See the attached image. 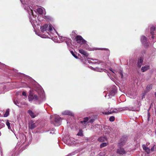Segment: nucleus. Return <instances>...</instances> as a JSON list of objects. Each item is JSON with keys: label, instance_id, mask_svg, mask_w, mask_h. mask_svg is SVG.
<instances>
[{"label": "nucleus", "instance_id": "obj_1", "mask_svg": "<svg viewBox=\"0 0 156 156\" xmlns=\"http://www.w3.org/2000/svg\"><path fill=\"white\" fill-rule=\"evenodd\" d=\"M41 32H38L35 31L36 34L43 38H48L51 37L53 39V35L55 33L57 34L55 29L52 25L49 24H45L41 27Z\"/></svg>", "mask_w": 156, "mask_h": 156}, {"label": "nucleus", "instance_id": "obj_2", "mask_svg": "<svg viewBox=\"0 0 156 156\" xmlns=\"http://www.w3.org/2000/svg\"><path fill=\"white\" fill-rule=\"evenodd\" d=\"M126 110L135 111L136 110V109H135L134 108L130 107H124L123 108H111L110 111H108L107 112H103V113L105 115H108L114 113H117L119 112H121L122 111Z\"/></svg>", "mask_w": 156, "mask_h": 156}, {"label": "nucleus", "instance_id": "obj_3", "mask_svg": "<svg viewBox=\"0 0 156 156\" xmlns=\"http://www.w3.org/2000/svg\"><path fill=\"white\" fill-rule=\"evenodd\" d=\"M23 7L24 8V9L27 10L28 13L30 15V21L31 22L33 27L34 28V26L35 25V23H37V22L36 20H33L30 17L31 16H34V13L33 12V8L31 6V8L29 6H28L27 4H25L23 6Z\"/></svg>", "mask_w": 156, "mask_h": 156}, {"label": "nucleus", "instance_id": "obj_4", "mask_svg": "<svg viewBox=\"0 0 156 156\" xmlns=\"http://www.w3.org/2000/svg\"><path fill=\"white\" fill-rule=\"evenodd\" d=\"M51 123H53L55 126H58L60 125V121L61 118L58 115H54L51 116Z\"/></svg>", "mask_w": 156, "mask_h": 156}, {"label": "nucleus", "instance_id": "obj_5", "mask_svg": "<svg viewBox=\"0 0 156 156\" xmlns=\"http://www.w3.org/2000/svg\"><path fill=\"white\" fill-rule=\"evenodd\" d=\"M66 143L69 146L74 145L76 144L75 139L73 137H69L66 140Z\"/></svg>", "mask_w": 156, "mask_h": 156}, {"label": "nucleus", "instance_id": "obj_6", "mask_svg": "<svg viewBox=\"0 0 156 156\" xmlns=\"http://www.w3.org/2000/svg\"><path fill=\"white\" fill-rule=\"evenodd\" d=\"M76 39L77 43L80 44H86L87 41L85 40L81 36H78L76 37Z\"/></svg>", "mask_w": 156, "mask_h": 156}, {"label": "nucleus", "instance_id": "obj_7", "mask_svg": "<svg viewBox=\"0 0 156 156\" xmlns=\"http://www.w3.org/2000/svg\"><path fill=\"white\" fill-rule=\"evenodd\" d=\"M88 118L86 117L84 118L83 120L80 121V123L84 127H85L86 126L88 123Z\"/></svg>", "mask_w": 156, "mask_h": 156}, {"label": "nucleus", "instance_id": "obj_8", "mask_svg": "<svg viewBox=\"0 0 156 156\" xmlns=\"http://www.w3.org/2000/svg\"><path fill=\"white\" fill-rule=\"evenodd\" d=\"M36 92L33 90H31L29 92V96L28 98H37V95L35 94Z\"/></svg>", "mask_w": 156, "mask_h": 156}, {"label": "nucleus", "instance_id": "obj_9", "mask_svg": "<svg viewBox=\"0 0 156 156\" xmlns=\"http://www.w3.org/2000/svg\"><path fill=\"white\" fill-rule=\"evenodd\" d=\"M141 41L142 44L145 46H147V38L145 36H143L141 37Z\"/></svg>", "mask_w": 156, "mask_h": 156}, {"label": "nucleus", "instance_id": "obj_10", "mask_svg": "<svg viewBox=\"0 0 156 156\" xmlns=\"http://www.w3.org/2000/svg\"><path fill=\"white\" fill-rule=\"evenodd\" d=\"M38 93L39 95L40 98H44L45 97L44 91L42 88H40Z\"/></svg>", "mask_w": 156, "mask_h": 156}, {"label": "nucleus", "instance_id": "obj_11", "mask_svg": "<svg viewBox=\"0 0 156 156\" xmlns=\"http://www.w3.org/2000/svg\"><path fill=\"white\" fill-rule=\"evenodd\" d=\"M62 114L63 115H68L73 116L74 114L71 111L69 110H65L62 112Z\"/></svg>", "mask_w": 156, "mask_h": 156}, {"label": "nucleus", "instance_id": "obj_12", "mask_svg": "<svg viewBox=\"0 0 156 156\" xmlns=\"http://www.w3.org/2000/svg\"><path fill=\"white\" fill-rule=\"evenodd\" d=\"M91 69L94 70V71L98 72H102L103 71L105 72V71H106L105 69L100 68H98V67H96L94 68H93L92 67H90Z\"/></svg>", "mask_w": 156, "mask_h": 156}, {"label": "nucleus", "instance_id": "obj_13", "mask_svg": "<svg viewBox=\"0 0 156 156\" xmlns=\"http://www.w3.org/2000/svg\"><path fill=\"white\" fill-rule=\"evenodd\" d=\"M116 90L115 89H113L111 91L108 95L110 98L111 97L115 96V95L116 94Z\"/></svg>", "mask_w": 156, "mask_h": 156}, {"label": "nucleus", "instance_id": "obj_14", "mask_svg": "<svg viewBox=\"0 0 156 156\" xmlns=\"http://www.w3.org/2000/svg\"><path fill=\"white\" fill-rule=\"evenodd\" d=\"M117 153L119 154L122 155L126 153V151L123 149L120 148L119 149H117Z\"/></svg>", "mask_w": 156, "mask_h": 156}, {"label": "nucleus", "instance_id": "obj_15", "mask_svg": "<svg viewBox=\"0 0 156 156\" xmlns=\"http://www.w3.org/2000/svg\"><path fill=\"white\" fill-rule=\"evenodd\" d=\"M45 9L44 8H38L37 9V12L39 14H41L44 12V11Z\"/></svg>", "mask_w": 156, "mask_h": 156}, {"label": "nucleus", "instance_id": "obj_16", "mask_svg": "<svg viewBox=\"0 0 156 156\" xmlns=\"http://www.w3.org/2000/svg\"><path fill=\"white\" fill-rule=\"evenodd\" d=\"M28 112L30 115L31 117L32 118H35L37 115V114H34V113L30 110H29L28 111Z\"/></svg>", "mask_w": 156, "mask_h": 156}, {"label": "nucleus", "instance_id": "obj_17", "mask_svg": "<svg viewBox=\"0 0 156 156\" xmlns=\"http://www.w3.org/2000/svg\"><path fill=\"white\" fill-rule=\"evenodd\" d=\"M79 52L82 54L83 55L87 57L88 56V54L86 51H85L83 49H81L79 50Z\"/></svg>", "mask_w": 156, "mask_h": 156}, {"label": "nucleus", "instance_id": "obj_18", "mask_svg": "<svg viewBox=\"0 0 156 156\" xmlns=\"http://www.w3.org/2000/svg\"><path fill=\"white\" fill-rule=\"evenodd\" d=\"M142 147L143 150L145 151L147 154L150 153V150L148 147H147L145 145H142Z\"/></svg>", "mask_w": 156, "mask_h": 156}, {"label": "nucleus", "instance_id": "obj_19", "mask_svg": "<svg viewBox=\"0 0 156 156\" xmlns=\"http://www.w3.org/2000/svg\"><path fill=\"white\" fill-rule=\"evenodd\" d=\"M20 138L21 139L22 143H24L26 141V136L23 134L21 135Z\"/></svg>", "mask_w": 156, "mask_h": 156}, {"label": "nucleus", "instance_id": "obj_20", "mask_svg": "<svg viewBox=\"0 0 156 156\" xmlns=\"http://www.w3.org/2000/svg\"><path fill=\"white\" fill-rule=\"evenodd\" d=\"M107 140V138L105 136L101 137L98 139V140L100 142H103L106 141Z\"/></svg>", "mask_w": 156, "mask_h": 156}, {"label": "nucleus", "instance_id": "obj_21", "mask_svg": "<svg viewBox=\"0 0 156 156\" xmlns=\"http://www.w3.org/2000/svg\"><path fill=\"white\" fill-rule=\"evenodd\" d=\"M149 69V66L146 65L144 66H143L141 68V71L143 72H144Z\"/></svg>", "mask_w": 156, "mask_h": 156}, {"label": "nucleus", "instance_id": "obj_22", "mask_svg": "<svg viewBox=\"0 0 156 156\" xmlns=\"http://www.w3.org/2000/svg\"><path fill=\"white\" fill-rule=\"evenodd\" d=\"M143 61V58H140L139 60L138 63H137V65L138 67H139L140 68V67L141 66V65L142 64V62Z\"/></svg>", "mask_w": 156, "mask_h": 156}, {"label": "nucleus", "instance_id": "obj_23", "mask_svg": "<svg viewBox=\"0 0 156 156\" xmlns=\"http://www.w3.org/2000/svg\"><path fill=\"white\" fill-rule=\"evenodd\" d=\"M155 30V27L154 26L151 27V34L152 35V39H153L154 37V36H153V31Z\"/></svg>", "mask_w": 156, "mask_h": 156}, {"label": "nucleus", "instance_id": "obj_24", "mask_svg": "<svg viewBox=\"0 0 156 156\" xmlns=\"http://www.w3.org/2000/svg\"><path fill=\"white\" fill-rule=\"evenodd\" d=\"M152 84L148 85L146 87V91L147 92L149 91L152 89Z\"/></svg>", "mask_w": 156, "mask_h": 156}, {"label": "nucleus", "instance_id": "obj_25", "mask_svg": "<svg viewBox=\"0 0 156 156\" xmlns=\"http://www.w3.org/2000/svg\"><path fill=\"white\" fill-rule=\"evenodd\" d=\"M119 73L120 75V76H121V78L122 79H124V78H125L126 76H127V74H125V76L124 77V76H123V72H122L120 70V71L119 72Z\"/></svg>", "mask_w": 156, "mask_h": 156}, {"label": "nucleus", "instance_id": "obj_26", "mask_svg": "<svg viewBox=\"0 0 156 156\" xmlns=\"http://www.w3.org/2000/svg\"><path fill=\"white\" fill-rule=\"evenodd\" d=\"M39 98H28V100L30 101H32L36 102L38 100V99Z\"/></svg>", "mask_w": 156, "mask_h": 156}, {"label": "nucleus", "instance_id": "obj_27", "mask_svg": "<svg viewBox=\"0 0 156 156\" xmlns=\"http://www.w3.org/2000/svg\"><path fill=\"white\" fill-rule=\"evenodd\" d=\"M71 41V40L69 39H67L66 40V42L68 46L69 47L70 46Z\"/></svg>", "mask_w": 156, "mask_h": 156}, {"label": "nucleus", "instance_id": "obj_28", "mask_svg": "<svg viewBox=\"0 0 156 156\" xmlns=\"http://www.w3.org/2000/svg\"><path fill=\"white\" fill-rule=\"evenodd\" d=\"M9 109L6 110L5 113L4 115V117H7L9 115Z\"/></svg>", "mask_w": 156, "mask_h": 156}, {"label": "nucleus", "instance_id": "obj_29", "mask_svg": "<svg viewBox=\"0 0 156 156\" xmlns=\"http://www.w3.org/2000/svg\"><path fill=\"white\" fill-rule=\"evenodd\" d=\"M6 125L7 126L8 128L9 129H11L10 126V123L9 122L8 120H7L6 122Z\"/></svg>", "mask_w": 156, "mask_h": 156}, {"label": "nucleus", "instance_id": "obj_30", "mask_svg": "<svg viewBox=\"0 0 156 156\" xmlns=\"http://www.w3.org/2000/svg\"><path fill=\"white\" fill-rule=\"evenodd\" d=\"M36 127V125L35 123H32L31 124L30 126V128L31 129H34Z\"/></svg>", "mask_w": 156, "mask_h": 156}, {"label": "nucleus", "instance_id": "obj_31", "mask_svg": "<svg viewBox=\"0 0 156 156\" xmlns=\"http://www.w3.org/2000/svg\"><path fill=\"white\" fill-rule=\"evenodd\" d=\"M107 145V143H103L100 145V147L101 148L105 147Z\"/></svg>", "mask_w": 156, "mask_h": 156}, {"label": "nucleus", "instance_id": "obj_32", "mask_svg": "<svg viewBox=\"0 0 156 156\" xmlns=\"http://www.w3.org/2000/svg\"><path fill=\"white\" fill-rule=\"evenodd\" d=\"M14 103L16 105L18 106H19V104L20 102H19L17 100H15L14 101Z\"/></svg>", "mask_w": 156, "mask_h": 156}, {"label": "nucleus", "instance_id": "obj_33", "mask_svg": "<svg viewBox=\"0 0 156 156\" xmlns=\"http://www.w3.org/2000/svg\"><path fill=\"white\" fill-rule=\"evenodd\" d=\"M59 37L60 41H63L66 40L67 38L66 37H64L62 36H59Z\"/></svg>", "mask_w": 156, "mask_h": 156}, {"label": "nucleus", "instance_id": "obj_34", "mask_svg": "<svg viewBox=\"0 0 156 156\" xmlns=\"http://www.w3.org/2000/svg\"><path fill=\"white\" fill-rule=\"evenodd\" d=\"M77 135L79 136H82L83 135V131L81 130H80L78 133Z\"/></svg>", "mask_w": 156, "mask_h": 156}, {"label": "nucleus", "instance_id": "obj_35", "mask_svg": "<svg viewBox=\"0 0 156 156\" xmlns=\"http://www.w3.org/2000/svg\"><path fill=\"white\" fill-rule=\"evenodd\" d=\"M147 91L146 90H144V91L142 93V98H143L145 96V95L147 93Z\"/></svg>", "mask_w": 156, "mask_h": 156}, {"label": "nucleus", "instance_id": "obj_36", "mask_svg": "<svg viewBox=\"0 0 156 156\" xmlns=\"http://www.w3.org/2000/svg\"><path fill=\"white\" fill-rule=\"evenodd\" d=\"M115 118L113 116H112L109 118V120L111 122H113L114 121Z\"/></svg>", "mask_w": 156, "mask_h": 156}, {"label": "nucleus", "instance_id": "obj_37", "mask_svg": "<svg viewBox=\"0 0 156 156\" xmlns=\"http://www.w3.org/2000/svg\"><path fill=\"white\" fill-rule=\"evenodd\" d=\"M21 74L22 76H24L25 77L26 79L27 80V79H30V77H29L28 76H26L24 74L21 73Z\"/></svg>", "mask_w": 156, "mask_h": 156}, {"label": "nucleus", "instance_id": "obj_38", "mask_svg": "<svg viewBox=\"0 0 156 156\" xmlns=\"http://www.w3.org/2000/svg\"><path fill=\"white\" fill-rule=\"evenodd\" d=\"M70 52L71 54L72 55L76 58H78V57L77 56H76L74 53V52L73 51H70Z\"/></svg>", "mask_w": 156, "mask_h": 156}, {"label": "nucleus", "instance_id": "obj_39", "mask_svg": "<svg viewBox=\"0 0 156 156\" xmlns=\"http://www.w3.org/2000/svg\"><path fill=\"white\" fill-rule=\"evenodd\" d=\"M5 125L4 123L0 122V129L4 127Z\"/></svg>", "mask_w": 156, "mask_h": 156}, {"label": "nucleus", "instance_id": "obj_40", "mask_svg": "<svg viewBox=\"0 0 156 156\" xmlns=\"http://www.w3.org/2000/svg\"><path fill=\"white\" fill-rule=\"evenodd\" d=\"M22 95L25 97H27V94L26 93L25 91H23L22 92Z\"/></svg>", "mask_w": 156, "mask_h": 156}, {"label": "nucleus", "instance_id": "obj_41", "mask_svg": "<svg viewBox=\"0 0 156 156\" xmlns=\"http://www.w3.org/2000/svg\"><path fill=\"white\" fill-rule=\"evenodd\" d=\"M97 50H107V48H97Z\"/></svg>", "mask_w": 156, "mask_h": 156}, {"label": "nucleus", "instance_id": "obj_42", "mask_svg": "<svg viewBox=\"0 0 156 156\" xmlns=\"http://www.w3.org/2000/svg\"><path fill=\"white\" fill-rule=\"evenodd\" d=\"M96 62V63H97L98 64H99L101 63H102V64H101V65H103V64H104V62H102L101 61H97V62Z\"/></svg>", "mask_w": 156, "mask_h": 156}, {"label": "nucleus", "instance_id": "obj_43", "mask_svg": "<svg viewBox=\"0 0 156 156\" xmlns=\"http://www.w3.org/2000/svg\"><path fill=\"white\" fill-rule=\"evenodd\" d=\"M124 144V142H121L119 143V146H123Z\"/></svg>", "mask_w": 156, "mask_h": 156}, {"label": "nucleus", "instance_id": "obj_44", "mask_svg": "<svg viewBox=\"0 0 156 156\" xmlns=\"http://www.w3.org/2000/svg\"><path fill=\"white\" fill-rule=\"evenodd\" d=\"M94 120L93 119H91L89 121H88V122L92 123L94 121Z\"/></svg>", "mask_w": 156, "mask_h": 156}, {"label": "nucleus", "instance_id": "obj_45", "mask_svg": "<svg viewBox=\"0 0 156 156\" xmlns=\"http://www.w3.org/2000/svg\"><path fill=\"white\" fill-rule=\"evenodd\" d=\"M154 146H154L151 148V151H153L154 150Z\"/></svg>", "mask_w": 156, "mask_h": 156}, {"label": "nucleus", "instance_id": "obj_46", "mask_svg": "<svg viewBox=\"0 0 156 156\" xmlns=\"http://www.w3.org/2000/svg\"><path fill=\"white\" fill-rule=\"evenodd\" d=\"M27 85L26 83H24L23 84V85H22L21 86V87H27Z\"/></svg>", "mask_w": 156, "mask_h": 156}, {"label": "nucleus", "instance_id": "obj_47", "mask_svg": "<svg viewBox=\"0 0 156 156\" xmlns=\"http://www.w3.org/2000/svg\"><path fill=\"white\" fill-rule=\"evenodd\" d=\"M109 70H110L113 73H115V72L116 71H113L112 70V69L111 68V69H109Z\"/></svg>", "mask_w": 156, "mask_h": 156}, {"label": "nucleus", "instance_id": "obj_48", "mask_svg": "<svg viewBox=\"0 0 156 156\" xmlns=\"http://www.w3.org/2000/svg\"><path fill=\"white\" fill-rule=\"evenodd\" d=\"M138 106H137L138 107H140L141 105L140 102H138Z\"/></svg>", "mask_w": 156, "mask_h": 156}, {"label": "nucleus", "instance_id": "obj_49", "mask_svg": "<svg viewBox=\"0 0 156 156\" xmlns=\"http://www.w3.org/2000/svg\"><path fill=\"white\" fill-rule=\"evenodd\" d=\"M148 118H149L150 117V115H149V114L148 115Z\"/></svg>", "mask_w": 156, "mask_h": 156}, {"label": "nucleus", "instance_id": "obj_50", "mask_svg": "<svg viewBox=\"0 0 156 156\" xmlns=\"http://www.w3.org/2000/svg\"><path fill=\"white\" fill-rule=\"evenodd\" d=\"M36 104H39L40 103L36 102Z\"/></svg>", "mask_w": 156, "mask_h": 156}, {"label": "nucleus", "instance_id": "obj_51", "mask_svg": "<svg viewBox=\"0 0 156 156\" xmlns=\"http://www.w3.org/2000/svg\"><path fill=\"white\" fill-rule=\"evenodd\" d=\"M155 96L156 97V92H155Z\"/></svg>", "mask_w": 156, "mask_h": 156}, {"label": "nucleus", "instance_id": "obj_52", "mask_svg": "<svg viewBox=\"0 0 156 156\" xmlns=\"http://www.w3.org/2000/svg\"><path fill=\"white\" fill-rule=\"evenodd\" d=\"M1 135V132H0V136Z\"/></svg>", "mask_w": 156, "mask_h": 156}, {"label": "nucleus", "instance_id": "obj_53", "mask_svg": "<svg viewBox=\"0 0 156 156\" xmlns=\"http://www.w3.org/2000/svg\"><path fill=\"white\" fill-rule=\"evenodd\" d=\"M72 33L73 34H75V33L74 32H73Z\"/></svg>", "mask_w": 156, "mask_h": 156}, {"label": "nucleus", "instance_id": "obj_54", "mask_svg": "<svg viewBox=\"0 0 156 156\" xmlns=\"http://www.w3.org/2000/svg\"><path fill=\"white\" fill-rule=\"evenodd\" d=\"M20 1L21 2H22V0H20Z\"/></svg>", "mask_w": 156, "mask_h": 156}]
</instances>
